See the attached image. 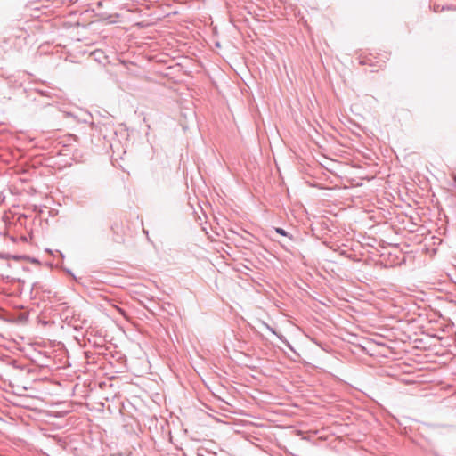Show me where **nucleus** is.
I'll use <instances>...</instances> for the list:
<instances>
[{"instance_id": "obj_1", "label": "nucleus", "mask_w": 456, "mask_h": 456, "mask_svg": "<svg viewBox=\"0 0 456 456\" xmlns=\"http://www.w3.org/2000/svg\"><path fill=\"white\" fill-rule=\"evenodd\" d=\"M276 232H277L279 234H281V235H286L285 231H284L283 229H281V228H277V229H276Z\"/></svg>"}, {"instance_id": "obj_2", "label": "nucleus", "mask_w": 456, "mask_h": 456, "mask_svg": "<svg viewBox=\"0 0 456 456\" xmlns=\"http://www.w3.org/2000/svg\"><path fill=\"white\" fill-rule=\"evenodd\" d=\"M362 64H369L370 66H374L371 62H370V60L369 59H366L365 61H361Z\"/></svg>"}, {"instance_id": "obj_3", "label": "nucleus", "mask_w": 456, "mask_h": 456, "mask_svg": "<svg viewBox=\"0 0 456 456\" xmlns=\"http://www.w3.org/2000/svg\"><path fill=\"white\" fill-rule=\"evenodd\" d=\"M384 64H385V61H382V63H381V64H379V68H382V67H384Z\"/></svg>"}]
</instances>
